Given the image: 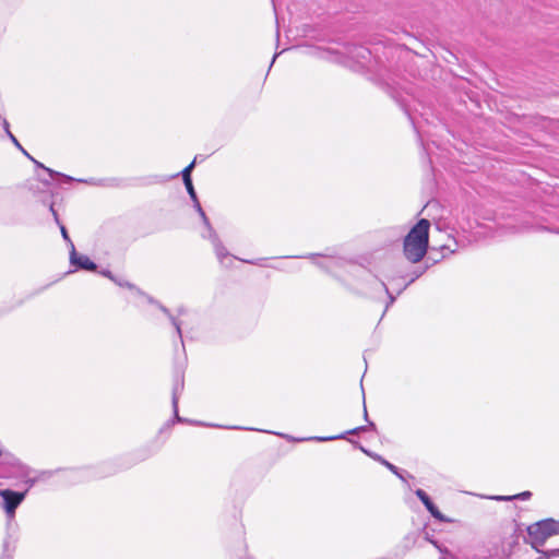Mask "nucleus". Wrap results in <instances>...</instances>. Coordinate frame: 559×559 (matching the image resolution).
<instances>
[{
  "label": "nucleus",
  "mask_w": 559,
  "mask_h": 559,
  "mask_svg": "<svg viewBox=\"0 0 559 559\" xmlns=\"http://www.w3.org/2000/svg\"><path fill=\"white\" fill-rule=\"evenodd\" d=\"M531 497H532V492L531 491H523V492H520V493H516V495H513V496H500L497 499L498 500H503V501H508V500H512V499L527 500Z\"/></svg>",
  "instance_id": "39448f33"
},
{
  "label": "nucleus",
  "mask_w": 559,
  "mask_h": 559,
  "mask_svg": "<svg viewBox=\"0 0 559 559\" xmlns=\"http://www.w3.org/2000/svg\"><path fill=\"white\" fill-rule=\"evenodd\" d=\"M383 464H384V465H385L390 471H392V472H394V473H395L396 467H395L393 464H391V463H389V462H386V461H383Z\"/></svg>",
  "instance_id": "9d476101"
},
{
  "label": "nucleus",
  "mask_w": 559,
  "mask_h": 559,
  "mask_svg": "<svg viewBox=\"0 0 559 559\" xmlns=\"http://www.w3.org/2000/svg\"><path fill=\"white\" fill-rule=\"evenodd\" d=\"M185 182V186L187 188V191L189 192V194L195 199V192H194V188H193V185H192V180L191 179H188V180H183Z\"/></svg>",
  "instance_id": "1a4fd4ad"
},
{
  "label": "nucleus",
  "mask_w": 559,
  "mask_h": 559,
  "mask_svg": "<svg viewBox=\"0 0 559 559\" xmlns=\"http://www.w3.org/2000/svg\"><path fill=\"white\" fill-rule=\"evenodd\" d=\"M73 262L84 270H96V264L88 257L81 255L79 258H73Z\"/></svg>",
  "instance_id": "20e7f679"
},
{
  "label": "nucleus",
  "mask_w": 559,
  "mask_h": 559,
  "mask_svg": "<svg viewBox=\"0 0 559 559\" xmlns=\"http://www.w3.org/2000/svg\"><path fill=\"white\" fill-rule=\"evenodd\" d=\"M427 510L431 513V515L436 519H442V514L441 512L439 511V509L435 506V503L432 502L430 504V507L427 508Z\"/></svg>",
  "instance_id": "6e6552de"
},
{
  "label": "nucleus",
  "mask_w": 559,
  "mask_h": 559,
  "mask_svg": "<svg viewBox=\"0 0 559 559\" xmlns=\"http://www.w3.org/2000/svg\"><path fill=\"white\" fill-rule=\"evenodd\" d=\"M194 167V162L190 163L183 170H182V178L183 180L191 179V170Z\"/></svg>",
  "instance_id": "0eeeda50"
},
{
  "label": "nucleus",
  "mask_w": 559,
  "mask_h": 559,
  "mask_svg": "<svg viewBox=\"0 0 559 559\" xmlns=\"http://www.w3.org/2000/svg\"><path fill=\"white\" fill-rule=\"evenodd\" d=\"M416 496L418 497V499L424 503V506L426 508L430 507V504L432 503L431 499L429 498V496L421 489H418L416 491Z\"/></svg>",
  "instance_id": "423d86ee"
},
{
  "label": "nucleus",
  "mask_w": 559,
  "mask_h": 559,
  "mask_svg": "<svg viewBox=\"0 0 559 559\" xmlns=\"http://www.w3.org/2000/svg\"><path fill=\"white\" fill-rule=\"evenodd\" d=\"M430 222L419 219L407 233L403 241V254L411 263L420 262L427 253L429 246Z\"/></svg>",
  "instance_id": "f257e3e1"
},
{
  "label": "nucleus",
  "mask_w": 559,
  "mask_h": 559,
  "mask_svg": "<svg viewBox=\"0 0 559 559\" xmlns=\"http://www.w3.org/2000/svg\"><path fill=\"white\" fill-rule=\"evenodd\" d=\"M61 234H62L63 238L68 239V233H67V229L64 226H61Z\"/></svg>",
  "instance_id": "9b49d317"
},
{
  "label": "nucleus",
  "mask_w": 559,
  "mask_h": 559,
  "mask_svg": "<svg viewBox=\"0 0 559 559\" xmlns=\"http://www.w3.org/2000/svg\"><path fill=\"white\" fill-rule=\"evenodd\" d=\"M0 496L4 500L3 508L8 514H14L15 509L24 500L25 493L17 492L10 489L0 490Z\"/></svg>",
  "instance_id": "7ed1b4c3"
},
{
  "label": "nucleus",
  "mask_w": 559,
  "mask_h": 559,
  "mask_svg": "<svg viewBox=\"0 0 559 559\" xmlns=\"http://www.w3.org/2000/svg\"><path fill=\"white\" fill-rule=\"evenodd\" d=\"M527 534L535 546H542L549 537L559 535V521L545 519L533 523L527 527Z\"/></svg>",
  "instance_id": "f03ea898"
}]
</instances>
